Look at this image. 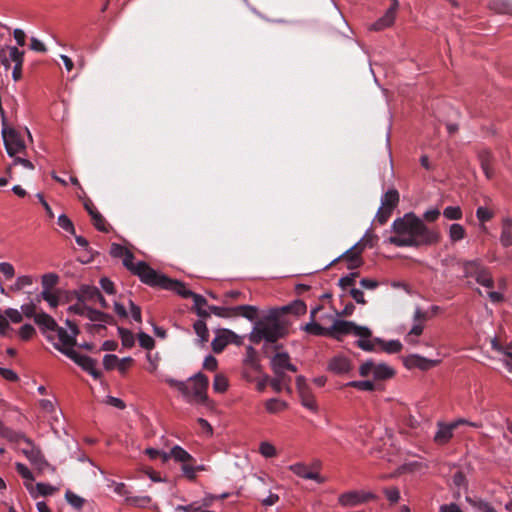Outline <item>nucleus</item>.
<instances>
[{
  "label": "nucleus",
  "instance_id": "1",
  "mask_svg": "<svg viewBox=\"0 0 512 512\" xmlns=\"http://www.w3.org/2000/svg\"><path fill=\"white\" fill-rule=\"evenodd\" d=\"M393 236L387 241L398 247H419L436 244L440 240V234L429 229L423 221L412 213L394 220L392 224Z\"/></svg>",
  "mask_w": 512,
  "mask_h": 512
},
{
  "label": "nucleus",
  "instance_id": "2",
  "mask_svg": "<svg viewBox=\"0 0 512 512\" xmlns=\"http://www.w3.org/2000/svg\"><path fill=\"white\" fill-rule=\"evenodd\" d=\"M333 329L338 333H351L358 337L357 345L364 351H374L376 344L387 353H397L402 349L399 340L384 341L381 338H372V331L366 326L356 325L346 320H335Z\"/></svg>",
  "mask_w": 512,
  "mask_h": 512
},
{
  "label": "nucleus",
  "instance_id": "3",
  "mask_svg": "<svg viewBox=\"0 0 512 512\" xmlns=\"http://www.w3.org/2000/svg\"><path fill=\"white\" fill-rule=\"evenodd\" d=\"M285 331L286 328L280 321L274 317H267L255 323L250 333V340L253 343H260L261 341L274 343L284 336Z\"/></svg>",
  "mask_w": 512,
  "mask_h": 512
},
{
  "label": "nucleus",
  "instance_id": "4",
  "mask_svg": "<svg viewBox=\"0 0 512 512\" xmlns=\"http://www.w3.org/2000/svg\"><path fill=\"white\" fill-rule=\"evenodd\" d=\"M183 398L190 404H204L207 400L208 378L197 373L184 382Z\"/></svg>",
  "mask_w": 512,
  "mask_h": 512
},
{
  "label": "nucleus",
  "instance_id": "5",
  "mask_svg": "<svg viewBox=\"0 0 512 512\" xmlns=\"http://www.w3.org/2000/svg\"><path fill=\"white\" fill-rule=\"evenodd\" d=\"M66 324L70 328V332L66 331L64 328L59 327L57 325V329L53 330L57 332L58 342L53 343V346L63 353V350H74L73 347L76 345V336L79 333L78 327L72 323L70 320L66 321Z\"/></svg>",
  "mask_w": 512,
  "mask_h": 512
},
{
  "label": "nucleus",
  "instance_id": "6",
  "mask_svg": "<svg viewBox=\"0 0 512 512\" xmlns=\"http://www.w3.org/2000/svg\"><path fill=\"white\" fill-rule=\"evenodd\" d=\"M1 134L5 149L10 157H15L17 153L25 150V143L14 128L2 127Z\"/></svg>",
  "mask_w": 512,
  "mask_h": 512
},
{
  "label": "nucleus",
  "instance_id": "7",
  "mask_svg": "<svg viewBox=\"0 0 512 512\" xmlns=\"http://www.w3.org/2000/svg\"><path fill=\"white\" fill-rule=\"evenodd\" d=\"M134 274L137 275L142 282L151 286H160L162 288H164V284H166L168 279L164 275L156 272L143 261L137 262V267Z\"/></svg>",
  "mask_w": 512,
  "mask_h": 512
},
{
  "label": "nucleus",
  "instance_id": "8",
  "mask_svg": "<svg viewBox=\"0 0 512 512\" xmlns=\"http://www.w3.org/2000/svg\"><path fill=\"white\" fill-rule=\"evenodd\" d=\"M20 441H23L27 444V447L21 450L22 453L28 458L31 464L39 472H44L47 468H49V464L44 459L41 451L32 443L29 438L24 435V438H20Z\"/></svg>",
  "mask_w": 512,
  "mask_h": 512
},
{
  "label": "nucleus",
  "instance_id": "9",
  "mask_svg": "<svg viewBox=\"0 0 512 512\" xmlns=\"http://www.w3.org/2000/svg\"><path fill=\"white\" fill-rule=\"evenodd\" d=\"M63 354L73 360L77 365H79L83 370L88 372L93 378L99 379L101 377V373L96 369L97 361L92 359L89 356L81 355L75 350H63Z\"/></svg>",
  "mask_w": 512,
  "mask_h": 512
},
{
  "label": "nucleus",
  "instance_id": "10",
  "mask_svg": "<svg viewBox=\"0 0 512 512\" xmlns=\"http://www.w3.org/2000/svg\"><path fill=\"white\" fill-rule=\"evenodd\" d=\"M375 498L376 495L373 494L372 492L351 490L342 493L338 497V502L344 507H355L364 504L370 500H373Z\"/></svg>",
  "mask_w": 512,
  "mask_h": 512
},
{
  "label": "nucleus",
  "instance_id": "11",
  "mask_svg": "<svg viewBox=\"0 0 512 512\" xmlns=\"http://www.w3.org/2000/svg\"><path fill=\"white\" fill-rule=\"evenodd\" d=\"M399 7V2L395 1V3H392L389 9L385 12V14L380 17L377 21H375L373 24H371L370 29L375 31L383 30L387 27H390L396 17V12Z\"/></svg>",
  "mask_w": 512,
  "mask_h": 512
},
{
  "label": "nucleus",
  "instance_id": "12",
  "mask_svg": "<svg viewBox=\"0 0 512 512\" xmlns=\"http://www.w3.org/2000/svg\"><path fill=\"white\" fill-rule=\"evenodd\" d=\"M226 318L242 316L252 321L256 317V308L250 305L229 306L226 303Z\"/></svg>",
  "mask_w": 512,
  "mask_h": 512
},
{
  "label": "nucleus",
  "instance_id": "13",
  "mask_svg": "<svg viewBox=\"0 0 512 512\" xmlns=\"http://www.w3.org/2000/svg\"><path fill=\"white\" fill-rule=\"evenodd\" d=\"M351 369V362L343 355H336L331 358L327 366V370L335 374H346Z\"/></svg>",
  "mask_w": 512,
  "mask_h": 512
},
{
  "label": "nucleus",
  "instance_id": "14",
  "mask_svg": "<svg viewBox=\"0 0 512 512\" xmlns=\"http://www.w3.org/2000/svg\"><path fill=\"white\" fill-rule=\"evenodd\" d=\"M290 358L287 353H277L271 359V367L275 374H282L284 369L296 372V367L290 363Z\"/></svg>",
  "mask_w": 512,
  "mask_h": 512
},
{
  "label": "nucleus",
  "instance_id": "15",
  "mask_svg": "<svg viewBox=\"0 0 512 512\" xmlns=\"http://www.w3.org/2000/svg\"><path fill=\"white\" fill-rule=\"evenodd\" d=\"M289 470L303 479L314 480L317 483L325 482V478L317 472L309 471L307 466L301 462L290 465Z\"/></svg>",
  "mask_w": 512,
  "mask_h": 512
},
{
  "label": "nucleus",
  "instance_id": "16",
  "mask_svg": "<svg viewBox=\"0 0 512 512\" xmlns=\"http://www.w3.org/2000/svg\"><path fill=\"white\" fill-rule=\"evenodd\" d=\"M438 363H439L438 360L428 359V358H425V357L417 355V354L410 355L404 360V364L406 367H408V368L416 367L421 370H427L431 367L436 366Z\"/></svg>",
  "mask_w": 512,
  "mask_h": 512
},
{
  "label": "nucleus",
  "instance_id": "17",
  "mask_svg": "<svg viewBox=\"0 0 512 512\" xmlns=\"http://www.w3.org/2000/svg\"><path fill=\"white\" fill-rule=\"evenodd\" d=\"M333 327H334V323L332 324V326L330 328H324L321 325H319L318 323H316L315 321L311 320L309 323H307L304 326V330L307 333H310V334H313V335H318V336L330 335V336H333L335 338H340L342 335H346L347 334V333H338L337 331H335L333 329Z\"/></svg>",
  "mask_w": 512,
  "mask_h": 512
},
{
  "label": "nucleus",
  "instance_id": "18",
  "mask_svg": "<svg viewBox=\"0 0 512 512\" xmlns=\"http://www.w3.org/2000/svg\"><path fill=\"white\" fill-rule=\"evenodd\" d=\"M500 244L508 248L512 246V218L505 216L501 220Z\"/></svg>",
  "mask_w": 512,
  "mask_h": 512
},
{
  "label": "nucleus",
  "instance_id": "19",
  "mask_svg": "<svg viewBox=\"0 0 512 512\" xmlns=\"http://www.w3.org/2000/svg\"><path fill=\"white\" fill-rule=\"evenodd\" d=\"M457 427V423H450V424H438V430L434 436V440L438 444H445L447 443L452 435L453 430Z\"/></svg>",
  "mask_w": 512,
  "mask_h": 512
},
{
  "label": "nucleus",
  "instance_id": "20",
  "mask_svg": "<svg viewBox=\"0 0 512 512\" xmlns=\"http://www.w3.org/2000/svg\"><path fill=\"white\" fill-rule=\"evenodd\" d=\"M170 458H174L182 464L192 460V456L180 446H174L169 453L162 454L163 462H167Z\"/></svg>",
  "mask_w": 512,
  "mask_h": 512
},
{
  "label": "nucleus",
  "instance_id": "21",
  "mask_svg": "<svg viewBox=\"0 0 512 512\" xmlns=\"http://www.w3.org/2000/svg\"><path fill=\"white\" fill-rule=\"evenodd\" d=\"M457 266L459 269L463 272V277L469 278V277H476L477 272L481 270L483 265L479 260H469V261H462L458 262Z\"/></svg>",
  "mask_w": 512,
  "mask_h": 512
},
{
  "label": "nucleus",
  "instance_id": "22",
  "mask_svg": "<svg viewBox=\"0 0 512 512\" xmlns=\"http://www.w3.org/2000/svg\"><path fill=\"white\" fill-rule=\"evenodd\" d=\"M244 376L248 381L256 383V388L259 392H263L268 383L270 384L269 376L262 374L261 370L259 372L245 371Z\"/></svg>",
  "mask_w": 512,
  "mask_h": 512
},
{
  "label": "nucleus",
  "instance_id": "23",
  "mask_svg": "<svg viewBox=\"0 0 512 512\" xmlns=\"http://www.w3.org/2000/svg\"><path fill=\"white\" fill-rule=\"evenodd\" d=\"M34 322L40 327V329L45 333L46 331H52L57 329L56 321L47 313L40 312L35 315Z\"/></svg>",
  "mask_w": 512,
  "mask_h": 512
},
{
  "label": "nucleus",
  "instance_id": "24",
  "mask_svg": "<svg viewBox=\"0 0 512 512\" xmlns=\"http://www.w3.org/2000/svg\"><path fill=\"white\" fill-rule=\"evenodd\" d=\"M164 288L175 291L177 294L184 298L191 297L194 293L191 290H189L184 283L176 280H171L169 278L167 279L166 284H164Z\"/></svg>",
  "mask_w": 512,
  "mask_h": 512
},
{
  "label": "nucleus",
  "instance_id": "25",
  "mask_svg": "<svg viewBox=\"0 0 512 512\" xmlns=\"http://www.w3.org/2000/svg\"><path fill=\"white\" fill-rule=\"evenodd\" d=\"M399 202V193L395 189L388 190L381 197V207L393 210Z\"/></svg>",
  "mask_w": 512,
  "mask_h": 512
},
{
  "label": "nucleus",
  "instance_id": "26",
  "mask_svg": "<svg viewBox=\"0 0 512 512\" xmlns=\"http://www.w3.org/2000/svg\"><path fill=\"white\" fill-rule=\"evenodd\" d=\"M100 291L93 286H82L79 291L78 301L86 302V301H96L97 298H100Z\"/></svg>",
  "mask_w": 512,
  "mask_h": 512
},
{
  "label": "nucleus",
  "instance_id": "27",
  "mask_svg": "<svg viewBox=\"0 0 512 512\" xmlns=\"http://www.w3.org/2000/svg\"><path fill=\"white\" fill-rule=\"evenodd\" d=\"M85 317L92 322H102L110 324L113 322V317L111 315L92 309L90 307L87 308L85 312Z\"/></svg>",
  "mask_w": 512,
  "mask_h": 512
},
{
  "label": "nucleus",
  "instance_id": "28",
  "mask_svg": "<svg viewBox=\"0 0 512 512\" xmlns=\"http://www.w3.org/2000/svg\"><path fill=\"white\" fill-rule=\"evenodd\" d=\"M244 363L246 366V371L259 372L261 369V366L256 359V351L251 346L247 348V355Z\"/></svg>",
  "mask_w": 512,
  "mask_h": 512
},
{
  "label": "nucleus",
  "instance_id": "29",
  "mask_svg": "<svg viewBox=\"0 0 512 512\" xmlns=\"http://www.w3.org/2000/svg\"><path fill=\"white\" fill-rule=\"evenodd\" d=\"M194 302V308L200 318L210 319V313L204 308L206 306V299L196 293L191 296Z\"/></svg>",
  "mask_w": 512,
  "mask_h": 512
},
{
  "label": "nucleus",
  "instance_id": "30",
  "mask_svg": "<svg viewBox=\"0 0 512 512\" xmlns=\"http://www.w3.org/2000/svg\"><path fill=\"white\" fill-rule=\"evenodd\" d=\"M448 236L451 243H456L465 238L466 230L461 224L453 223L448 228Z\"/></svg>",
  "mask_w": 512,
  "mask_h": 512
},
{
  "label": "nucleus",
  "instance_id": "31",
  "mask_svg": "<svg viewBox=\"0 0 512 512\" xmlns=\"http://www.w3.org/2000/svg\"><path fill=\"white\" fill-rule=\"evenodd\" d=\"M210 319H203L196 321L193 325L195 333L199 337V341L201 343H205L208 341L209 334H208V322Z\"/></svg>",
  "mask_w": 512,
  "mask_h": 512
},
{
  "label": "nucleus",
  "instance_id": "32",
  "mask_svg": "<svg viewBox=\"0 0 512 512\" xmlns=\"http://www.w3.org/2000/svg\"><path fill=\"white\" fill-rule=\"evenodd\" d=\"M475 280L485 288L492 289L494 287V280L488 269L484 266L477 272Z\"/></svg>",
  "mask_w": 512,
  "mask_h": 512
},
{
  "label": "nucleus",
  "instance_id": "33",
  "mask_svg": "<svg viewBox=\"0 0 512 512\" xmlns=\"http://www.w3.org/2000/svg\"><path fill=\"white\" fill-rule=\"evenodd\" d=\"M290 378L284 376V374H276V377L270 379V385L275 392H281L282 390H287L290 392L289 388Z\"/></svg>",
  "mask_w": 512,
  "mask_h": 512
},
{
  "label": "nucleus",
  "instance_id": "34",
  "mask_svg": "<svg viewBox=\"0 0 512 512\" xmlns=\"http://www.w3.org/2000/svg\"><path fill=\"white\" fill-rule=\"evenodd\" d=\"M358 249V244H355V246L351 247L349 250H347L342 257L347 259L349 262L348 268L353 269L360 265L361 260L359 258L360 251Z\"/></svg>",
  "mask_w": 512,
  "mask_h": 512
},
{
  "label": "nucleus",
  "instance_id": "35",
  "mask_svg": "<svg viewBox=\"0 0 512 512\" xmlns=\"http://www.w3.org/2000/svg\"><path fill=\"white\" fill-rule=\"evenodd\" d=\"M287 407H288L287 402L280 400L278 398H271L265 402V408H266L267 412H269L271 414H276V413L282 412Z\"/></svg>",
  "mask_w": 512,
  "mask_h": 512
},
{
  "label": "nucleus",
  "instance_id": "36",
  "mask_svg": "<svg viewBox=\"0 0 512 512\" xmlns=\"http://www.w3.org/2000/svg\"><path fill=\"white\" fill-rule=\"evenodd\" d=\"M258 451L265 459H271L278 456L277 448L269 441H261Z\"/></svg>",
  "mask_w": 512,
  "mask_h": 512
},
{
  "label": "nucleus",
  "instance_id": "37",
  "mask_svg": "<svg viewBox=\"0 0 512 512\" xmlns=\"http://www.w3.org/2000/svg\"><path fill=\"white\" fill-rule=\"evenodd\" d=\"M394 374V371L385 363H375L373 376L377 380L390 378Z\"/></svg>",
  "mask_w": 512,
  "mask_h": 512
},
{
  "label": "nucleus",
  "instance_id": "38",
  "mask_svg": "<svg viewBox=\"0 0 512 512\" xmlns=\"http://www.w3.org/2000/svg\"><path fill=\"white\" fill-rule=\"evenodd\" d=\"M0 436L6 438L9 441L19 443L20 438H24V434L14 431L6 427L0 420Z\"/></svg>",
  "mask_w": 512,
  "mask_h": 512
},
{
  "label": "nucleus",
  "instance_id": "39",
  "mask_svg": "<svg viewBox=\"0 0 512 512\" xmlns=\"http://www.w3.org/2000/svg\"><path fill=\"white\" fill-rule=\"evenodd\" d=\"M479 159L481 162V167L483 172L485 173L487 178H491L493 176V171L490 167L491 163V154L488 151H483L479 154Z\"/></svg>",
  "mask_w": 512,
  "mask_h": 512
},
{
  "label": "nucleus",
  "instance_id": "40",
  "mask_svg": "<svg viewBox=\"0 0 512 512\" xmlns=\"http://www.w3.org/2000/svg\"><path fill=\"white\" fill-rule=\"evenodd\" d=\"M423 332V325L421 323L415 322L410 331L405 336V341L409 344L416 345L418 341L415 337H418Z\"/></svg>",
  "mask_w": 512,
  "mask_h": 512
},
{
  "label": "nucleus",
  "instance_id": "41",
  "mask_svg": "<svg viewBox=\"0 0 512 512\" xmlns=\"http://www.w3.org/2000/svg\"><path fill=\"white\" fill-rule=\"evenodd\" d=\"M3 48L5 49V53L8 52L7 57L11 62L19 64V62L24 61V52L20 51L17 47L5 46Z\"/></svg>",
  "mask_w": 512,
  "mask_h": 512
},
{
  "label": "nucleus",
  "instance_id": "42",
  "mask_svg": "<svg viewBox=\"0 0 512 512\" xmlns=\"http://www.w3.org/2000/svg\"><path fill=\"white\" fill-rule=\"evenodd\" d=\"M66 501L75 509H81L85 503V499L75 494L74 492L67 490L65 493Z\"/></svg>",
  "mask_w": 512,
  "mask_h": 512
},
{
  "label": "nucleus",
  "instance_id": "43",
  "mask_svg": "<svg viewBox=\"0 0 512 512\" xmlns=\"http://www.w3.org/2000/svg\"><path fill=\"white\" fill-rule=\"evenodd\" d=\"M118 333L121 338L122 345L124 347L131 348L134 345L135 339H134V335L131 331H129L128 329L119 327Z\"/></svg>",
  "mask_w": 512,
  "mask_h": 512
},
{
  "label": "nucleus",
  "instance_id": "44",
  "mask_svg": "<svg viewBox=\"0 0 512 512\" xmlns=\"http://www.w3.org/2000/svg\"><path fill=\"white\" fill-rule=\"evenodd\" d=\"M59 277L54 273H48L42 276V291H52V288L58 283Z\"/></svg>",
  "mask_w": 512,
  "mask_h": 512
},
{
  "label": "nucleus",
  "instance_id": "45",
  "mask_svg": "<svg viewBox=\"0 0 512 512\" xmlns=\"http://www.w3.org/2000/svg\"><path fill=\"white\" fill-rule=\"evenodd\" d=\"M300 397H301V403L305 408H307L313 412L317 411L318 407H317V403H316V400L313 395H311L308 391H306L303 394H300Z\"/></svg>",
  "mask_w": 512,
  "mask_h": 512
},
{
  "label": "nucleus",
  "instance_id": "46",
  "mask_svg": "<svg viewBox=\"0 0 512 512\" xmlns=\"http://www.w3.org/2000/svg\"><path fill=\"white\" fill-rule=\"evenodd\" d=\"M443 215L448 220H460L462 218V210L459 206H447L443 210Z\"/></svg>",
  "mask_w": 512,
  "mask_h": 512
},
{
  "label": "nucleus",
  "instance_id": "47",
  "mask_svg": "<svg viewBox=\"0 0 512 512\" xmlns=\"http://www.w3.org/2000/svg\"><path fill=\"white\" fill-rule=\"evenodd\" d=\"M40 298L47 301L51 308H56L59 304V296L53 291H42Z\"/></svg>",
  "mask_w": 512,
  "mask_h": 512
},
{
  "label": "nucleus",
  "instance_id": "48",
  "mask_svg": "<svg viewBox=\"0 0 512 512\" xmlns=\"http://www.w3.org/2000/svg\"><path fill=\"white\" fill-rule=\"evenodd\" d=\"M476 217L483 224L494 217V212L487 207L480 206L476 210Z\"/></svg>",
  "mask_w": 512,
  "mask_h": 512
},
{
  "label": "nucleus",
  "instance_id": "49",
  "mask_svg": "<svg viewBox=\"0 0 512 512\" xmlns=\"http://www.w3.org/2000/svg\"><path fill=\"white\" fill-rule=\"evenodd\" d=\"M58 225L68 233L75 235L74 225L65 214H62L58 217Z\"/></svg>",
  "mask_w": 512,
  "mask_h": 512
},
{
  "label": "nucleus",
  "instance_id": "50",
  "mask_svg": "<svg viewBox=\"0 0 512 512\" xmlns=\"http://www.w3.org/2000/svg\"><path fill=\"white\" fill-rule=\"evenodd\" d=\"M347 386L354 387L362 391H372L375 387L374 383L369 380L351 381L347 383Z\"/></svg>",
  "mask_w": 512,
  "mask_h": 512
},
{
  "label": "nucleus",
  "instance_id": "51",
  "mask_svg": "<svg viewBox=\"0 0 512 512\" xmlns=\"http://www.w3.org/2000/svg\"><path fill=\"white\" fill-rule=\"evenodd\" d=\"M138 340L140 346L147 350H151L155 345L154 339L144 332L138 334Z\"/></svg>",
  "mask_w": 512,
  "mask_h": 512
},
{
  "label": "nucleus",
  "instance_id": "52",
  "mask_svg": "<svg viewBox=\"0 0 512 512\" xmlns=\"http://www.w3.org/2000/svg\"><path fill=\"white\" fill-rule=\"evenodd\" d=\"M217 335L212 341L213 351L220 353L224 349V333L223 330H217Z\"/></svg>",
  "mask_w": 512,
  "mask_h": 512
},
{
  "label": "nucleus",
  "instance_id": "53",
  "mask_svg": "<svg viewBox=\"0 0 512 512\" xmlns=\"http://www.w3.org/2000/svg\"><path fill=\"white\" fill-rule=\"evenodd\" d=\"M94 226L102 232L108 231L105 219L103 216L97 211L95 214L91 216Z\"/></svg>",
  "mask_w": 512,
  "mask_h": 512
},
{
  "label": "nucleus",
  "instance_id": "54",
  "mask_svg": "<svg viewBox=\"0 0 512 512\" xmlns=\"http://www.w3.org/2000/svg\"><path fill=\"white\" fill-rule=\"evenodd\" d=\"M35 489L37 494L42 496L52 495L56 491L55 487L45 483H37Z\"/></svg>",
  "mask_w": 512,
  "mask_h": 512
},
{
  "label": "nucleus",
  "instance_id": "55",
  "mask_svg": "<svg viewBox=\"0 0 512 512\" xmlns=\"http://www.w3.org/2000/svg\"><path fill=\"white\" fill-rule=\"evenodd\" d=\"M375 368V363L372 360H368L364 362L359 368V374L363 377H366L370 374L373 375Z\"/></svg>",
  "mask_w": 512,
  "mask_h": 512
},
{
  "label": "nucleus",
  "instance_id": "56",
  "mask_svg": "<svg viewBox=\"0 0 512 512\" xmlns=\"http://www.w3.org/2000/svg\"><path fill=\"white\" fill-rule=\"evenodd\" d=\"M118 362H119L118 357L113 354H107L103 358V365H104L105 369H107V370H112L113 368H115L117 366Z\"/></svg>",
  "mask_w": 512,
  "mask_h": 512
},
{
  "label": "nucleus",
  "instance_id": "57",
  "mask_svg": "<svg viewBox=\"0 0 512 512\" xmlns=\"http://www.w3.org/2000/svg\"><path fill=\"white\" fill-rule=\"evenodd\" d=\"M122 258L123 265L134 274V272L136 271L137 263L133 262V254L130 251H127V253Z\"/></svg>",
  "mask_w": 512,
  "mask_h": 512
},
{
  "label": "nucleus",
  "instance_id": "58",
  "mask_svg": "<svg viewBox=\"0 0 512 512\" xmlns=\"http://www.w3.org/2000/svg\"><path fill=\"white\" fill-rule=\"evenodd\" d=\"M0 272L5 276L6 279H11L15 275L14 267L8 262L0 263Z\"/></svg>",
  "mask_w": 512,
  "mask_h": 512
},
{
  "label": "nucleus",
  "instance_id": "59",
  "mask_svg": "<svg viewBox=\"0 0 512 512\" xmlns=\"http://www.w3.org/2000/svg\"><path fill=\"white\" fill-rule=\"evenodd\" d=\"M5 317H8L13 323H20L23 319L22 313L13 308L5 310Z\"/></svg>",
  "mask_w": 512,
  "mask_h": 512
},
{
  "label": "nucleus",
  "instance_id": "60",
  "mask_svg": "<svg viewBox=\"0 0 512 512\" xmlns=\"http://www.w3.org/2000/svg\"><path fill=\"white\" fill-rule=\"evenodd\" d=\"M36 310V304L34 303L24 304L21 306V313L27 318L35 319V315L38 314Z\"/></svg>",
  "mask_w": 512,
  "mask_h": 512
},
{
  "label": "nucleus",
  "instance_id": "61",
  "mask_svg": "<svg viewBox=\"0 0 512 512\" xmlns=\"http://www.w3.org/2000/svg\"><path fill=\"white\" fill-rule=\"evenodd\" d=\"M492 347L496 351H499V352L503 353L504 355H506V356H508L509 358L512 359V342L509 343L506 346H501L495 340H493L492 341Z\"/></svg>",
  "mask_w": 512,
  "mask_h": 512
},
{
  "label": "nucleus",
  "instance_id": "62",
  "mask_svg": "<svg viewBox=\"0 0 512 512\" xmlns=\"http://www.w3.org/2000/svg\"><path fill=\"white\" fill-rule=\"evenodd\" d=\"M19 334L23 340H28L35 334V329L32 325L25 324L20 328Z\"/></svg>",
  "mask_w": 512,
  "mask_h": 512
},
{
  "label": "nucleus",
  "instance_id": "63",
  "mask_svg": "<svg viewBox=\"0 0 512 512\" xmlns=\"http://www.w3.org/2000/svg\"><path fill=\"white\" fill-rule=\"evenodd\" d=\"M391 212H392L391 210L383 208V207L380 206L378 211H377V214L375 216V220L377 222H379L380 224H384L388 220V218L390 217Z\"/></svg>",
  "mask_w": 512,
  "mask_h": 512
},
{
  "label": "nucleus",
  "instance_id": "64",
  "mask_svg": "<svg viewBox=\"0 0 512 512\" xmlns=\"http://www.w3.org/2000/svg\"><path fill=\"white\" fill-rule=\"evenodd\" d=\"M32 284V278L30 276H20L17 278L14 286L12 287L15 290H20L25 286H29Z\"/></svg>",
  "mask_w": 512,
  "mask_h": 512
}]
</instances>
